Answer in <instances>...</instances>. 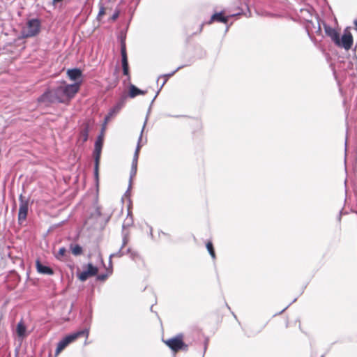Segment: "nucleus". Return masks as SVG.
I'll use <instances>...</instances> for the list:
<instances>
[{"mask_svg":"<svg viewBox=\"0 0 357 357\" xmlns=\"http://www.w3.org/2000/svg\"><path fill=\"white\" fill-rule=\"evenodd\" d=\"M335 44L338 47H343L346 50L351 49L353 45V36L347 29L344 30L341 39L339 38V43Z\"/></svg>","mask_w":357,"mask_h":357,"instance_id":"nucleus-6","label":"nucleus"},{"mask_svg":"<svg viewBox=\"0 0 357 357\" xmlns=\"http://www.w3.org/2000/svg\"><path fill=\"white\" fill-rule=\"evenodd\" d=\"M217 20L221 22L227 23L228 18L227 17H224L221 13H215L211 17V22Z\"/></svg>","mask_w":357,"mask_h":357,"instance_id":"nucleus-16","label":"nucleus"},{"mask_svg":"<svg viewBox=\"0 0 357 357\" xmlns=\"http://www.w3.org/2000/svg\"><path fill=\"white\" fill-rule=\"evenodd\" d=\"M63 0H53V4L56 5L58 3L61 2Z\"/></svg>","mask_w":357,"mask_h":357,"instance_id":"nucleus-26","label":"nucleus"},{"mask_svg":"<svg viewBox=\"0 0 357 357\" xmlns=\"http://www.w3.org/2000/svg\"><path fill=\"white\" fill-rule=\"evenodd\" d=\"M324 30L327 36H328L331 40L334 42V43H339V33L338 32L334 29L333 28L325 25Z\"/></svg>","mask_w":357,"mask_h":357,"instance_id":"nucleus-11","label":"nucleus"},{"mask_svg":"<svg viewBox=\"0 0 357 357\" xmlns=\"http://www.w3.org/2000/svg\"><path fill=\"white\" fill-rule=\"evenodd\" d=\"M118 15H119L118 13L114 14V15L112 16V19L115 20L116 18H117Z\"/></svg>","mask_w":357,"mask_h":357,"instance_id":"nucleus-27","label":"nucleus"},{"mask_svg":"<svg viewBox=\"0 0 357 357\" xmlns=\"http://www.w3.org/2000/svg\"><path fill=\"white\" fill-rule=\"evenodd\" d=\"M121 53L123 73L124 75L128 77V79L130 80V76L129 73V66L125 43L121 44Z\"/></svg>","mask_w":357,"mask_h":357,"instance_id":"nucleus-7","label":"nucleus"},{"mask_svg":"<svg viewBox=\"0 0 357 357\" xmlns=\"http://www.w3.org/2000/svg\"><path fill=\"white\" fill-rule=\"evenodd\" d=\"M181 67H178L175 71H174L173 73H170V74H168V75H165L162 76L163 78H165L162 84V86H163L165 85V84L166 83L168 77L172 76L178 70H179Z\"/></svg>","mask_w":357,"mask_h":357,"instance_id":"nucleus-22","label":"nucleus"},{"mask_svg":"<svg viewBox=\"0 0 357 357\" xmlns=\"http://www.w3.org/2000/svg\"><path fill=\"white\" fill-rule=\"evenodd\" d=\"M102 146V140L100 139H98L95 144V153H96V156H98V160H100Z\"/></svg>","mask_w":357,"mask_h":357,"instance_id":"nucleus-17","label":"nucleus"},{"mask_svg":"<svg viewBox=\"0 0 357 357\" xmlns=\"http://www.w3.org/2000/svg\"><path fill=\"white\" fill-rule=\"evenodd\" d=\"M96 166H95V176L96 179L98 178V165H99V160H98V156H96Z\"/></svg>","mask_w":357,"mask_h":357,"instance_id":"nucleus-23","label":"nucleus"},{"mask_svg":"<svg viewBox=\"0 0 357 357\" xmlns=\"http://www.w3.org/2000/svg\"><path fill=\"white\" fill-rule=\"evenodd\" d=\"M26 326L22 321H20L17 325V334L19 337H24L26 336Z\"/></svg>","mask_w":357,"mask_h":357,"instance_id":"nucleus-15","label":"nucleus"},{"mask_svg":"<svg viewBox=\"0 0 357 357\" xmlns=\"http://www.w3.org/2000/svg\"><path fill=\"white\" fill-rule=\"evenodd\" d=\"M206 248H207V250L209 252L211 256L215 259V251H214V249H213V244L211 242H208L206 243Z\"/></svg>","mask_w":357,"mask_h":357,"instance_id":"nucleus-20","label":"nucleus"},{"mask_svg":"<svg viewBox=\"0 0 357 357\" xmlns=\"http://www.w3.org/2000/svg\"><path fill=\"white\" fill-rule=\"evenodd\" d=\"M141 140V137H139L138 145L137 146V149L135 150V152L133 155V159L132 162V167L130 170V181L132 180V178L135 176L137 174V161L139 158V153L140 150V145H139V141Z\"/></svg>","mask_w":357,"mask_h":357,"instance_id":"nucleus-9","label":"nucleus"},{"mask_svg":"<svg viewBox=\"0 0 357 357\" xmlns=\"http://www.w3.org/2000/svg\"><path fill=\"white\" fill-rule=\"evenodd\" d=\"M98 278L100 280H105L106 278H107V275H99L98 276Z\"/></svg>","mask_w":357,"mask_h":357,"instance_id":"nucleus-24","label":"nucleus"},{"mask_svg":"<svg viewBox=\"0 0 357 357\" xmlns=\"http://www.w3.org/2000/svg\"><path fill=\"white\" fill-rule=\"evenodd\" d=\"M68 76L71 80L75 81L82 76V72L77 68L68 70L67 72Z\"/></svg>","mask_w":357,"mask_h":357,"instance_id":"nucleus-14","label":"nucleus"},{"mask_svg":"<svg viewBox=\"0 0 357 357\" xmlns=\"http://www.w3.org/2000/svg\"><path fill=\"white\" fill-rule=\"evenodd\" d=\"M98 268L93 266L92 264H89L87 265V270L78 274V278L81 281H85L88 279V278L96 275L98 273Z\"/></svg>","mask_w":357,"mask_h":357,"instance_id":"nucleus-8","label":"nucleus"},{"mask_svg":"<svg viewBox=\"0 0 357 357\" xmlns=\"http://www.w3.org/2000/svg\"><path fill=\"white\" fill-rule=\"evenodd\" d=\"M36 268L38 273L42 274L52 275V269L48 266H43L39 260L36 261Z\"/></svg>","mask_w":357,"mask_h":357,"instance_id":"nucleus-12","label":"nucleus"},{"mask_svg":"<svg viewBox=\"0 0 357 357\" xmlns=\"http://www.w3.org/2000/svg\"><path fill=\"white\" fill-rule=\"evenodd\" d=\"M66 249L65 248H61L59 251H58V253L56 255V257L57 259H61V257H64L65 255H66Z\"/></svg>","mask_w":357,"mask_h":357,"instance_id":"nucleus-21","label":"nucleus"},{"mask_svg":"<svg viewBox=\"0 0 357 357\" xmlns=\"http://www.w3.org/2000/svg\"><path fill=\"white\" fill-rule=\"evenodd\" d=\"M41 23L38 19H31L28 20L26 26L22 29V35L24 38L36 36L40 31Z\"/></svg>","mask_w":357,"mask_h":357,"instance_id":"nucleus-3","label":"nucleus"},{"mask_svg":"<svg viewBox=\"0 0 357 357\" xmlns=\"http://www.w3.org/2000/svg\"><path fill=\"white\" fill-rule=\"evenodd\" d=\"M354 24L355 25V29L357 31V20H354Z\"/></svg>","mask_w":357,"mask_h":357,"instance_id":"nucleus-28","label":"nucleus"},{"mask_svg":"<svg viewBox=\"0 0 357 357\" xmlns=\"http://www.w3.org/2000/svg\"><path fill=\"white\" fill-rule=\"evenodd\" d=\"M70 249L72 253L75 256L80 255L81 254H82V248L79 245H71Z\"/></svg>","mask_w":357,"mask_h":357,"instance_id":"nucleus-18","label":"nucleus"},{"mask_svg":"<svg viewBox=\"0 0 357 357\" xmlns=\"http://www.w3.org/2000/svg\"><path fill=\"white\" fill-rule=\"evenodd\" d=\"M29 208V200L22 195L20 196V208L18 212V221L22 224L26 218Z\"/></svg>","mask_w":357,"mask_h":357,"instance_id":"nucleus-5","label":"nucleus"},{"mask_svg":"<svg viewBox=\"0 0 357 357\" xmlns=\"http://www.w3.org/2000/svg\"><path fill=\"white\" fill-rule=\"evenodd\" d=\"M79 84H66L63 83L59 86L49 90L38 98V102L48 105L50 103H68L78 92Z\"/></svg>","mask_w":357,"mask_h":357,"instance_id":"nucleus-1","label":"nucleus"},{"mask_svg":"<svg viewBox=\"0 0 357 357\" xmlns=\"http://www.w3.org/2000/svg\"><path fill=\"white\" fill-rule=\"evenodd\" d=\"M164 342L174 352L179 350L187 351L188 349V346L183 342L182 335L165 340Z\"/></svg>","mask_w":357,"mask_h":357,"instance_id":"nucleus-4","label":"nucleus"},{"mask_svg":"<svg viewBox=\"0 0 357 357\" xmlns=\"http://www.w3.org/2000/svg\"><path fill=\"white\" fill-rule=\"evenodd\" d=\"M84 335L88 337L89 330L79 331L64 337L57 344V348L56 349V355H58L60 352H61L70 343L74 342L78 337Z\"/></svg>","mask_w":357,"mask_h":357,"instance_id":"nucleus-2","label":"nucleus"},{"mask_svg":"<svg viewBox=\"0 0 357 357\" xmlns=\"http://www.w3.org/2000/svg\"><path fill=\"white\" fill-rule=\"evenodd\" d=\"M88 126L86 125L84 128L82 129V130L80 132V137L83 139L84 142H86L88 139Z\"/></svg>","mask_w":357,"mask_h":357,"instance_id":"nucleus-19","label":"nucleus"},{"mask_svg":"<svg viewBox=\"0 0 357 357\" xmlns=\"http://www.w3.org/2000/svg\"><path fill=\"white\" fill-rule=\"evenodd\" d=\"M145 91L140 90L139 89L137 88L135 85L131 84L129 88V96L130 98H135L137 96L139 95H144L146 94Z\"/></svg>","mask_w":357,"mask_h":357,"instance_id":"nucleus-13","label":"nucleus"},{"mask_svg":"<svg viewBox=\"0 0 357 357\" xmlns=\"http://www.w3.org/2000/svg\"><path fill=\"white\" fill-rule=\"evenodd\" d=\"M104 14H105V10L103 8H101L99 11L98 16L103 15Z\"/></svg>","mask_w":357,"mask_h":357,"instance_id":"nucleus-25","label":"nucleus"},{"mask_svg":"<svg viewBox=\"0 0 357 357\" xmlns=\"http://www.w3.org/2000/svg\"><path fill=\"white\" fill-rule=\"evenodd\" d=\"M126 97H123L121 98V100L114 106L113 108L111 109V110L109 112L108 116L106 117V119L113 116L116 114H117L121 108L124 106L126 102Z\"/></svg>","mask_w":357,"mask_h":357,"instance_id":"nucleus-10","label":"nucleus"}]
</instances>
